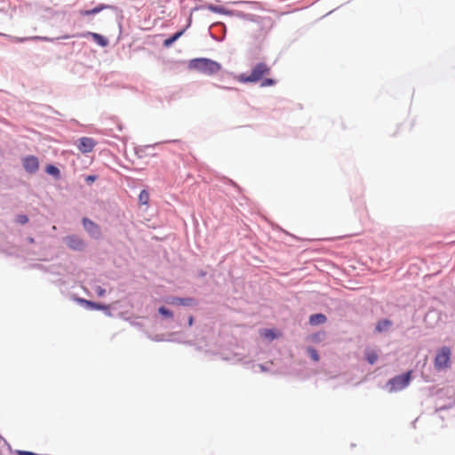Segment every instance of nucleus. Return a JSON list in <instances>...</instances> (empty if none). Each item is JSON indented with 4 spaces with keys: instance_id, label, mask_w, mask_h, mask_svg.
Returning <instances> with one entry per match:
<instances>
[{
    "instance_id": "f257e3e1",
    "label": "nucleus",
    "mask_w": 455,
    "mask_h": 455,
    "mask_svg": "<svg viewBox=\"0 0 455 455\" xmlns=\"http://www.w3.org/2000/svg\"><path fill=\"white\" fill-rule=\"evenodd\" d=\"M188 68L212 76L221 69V65L219 62L207 58H197L193 59L188 62Z\"/></svg>"
},
{
    "instance_id": "f03ea898",
    "label": "nucleus",
    "mask_w": 455,
    "mask_h": 455,
    "mask_svg": "<svg viewBox=\"0 0 455 455\" xmlns=\"http://www.w3.org/2000/svg\"><path fill=\"white\" fill-rule=\"evenodd\" d=\"M271 68L265 62L257 63L251 71V74L240 75L237 80L241 83H257L263 78V76L270 74Z\"/></svg>"
},
{
    "instance_id": "7ed1b4c3",
    "label": "nucleus",
    "mask_w": 455,
    "mask_h": 455,
    "mask_svg": "<svg viewBox=\"0 0 455 455\" xmlns=\"http://www.w3.org/2000/svg\"><path fill=\"white\" fill-rule=\"evenodd\" d=\"M412 371H409L404 374L395 376L388 380L387 387L390 393L397 392L407 387L411 379Z\"/></svg>"
},
{
    "instance_id": "20e7f679",
    "label": "nucleus",
    "mask_w": 455,
    "mask_h": 455,
    "mask_svg": "<svg viewBox=\"0 0 455 455\" xmlns=\"http://www.w3.org/2000/svg\"><path fill=\"white\" fill-rule=\"evenodd\" d=\"M451 351L448 347H441L435 357L434 365L437 371L445 370L451 367Z\"/></svg>"
},
{
    "instance_id": "39448f33",
    "label": "nucleus",
    "mask_w": 455,
    "mask_h": 455,
    "mask_svg": "<svg viewBox=\"0 0 455 455\" xmlns=\"http://www.w3.org/2000/svg\"><path fill=\"white\" fill-rule=\"evenodd\" d=\"M96 143L93 139L88 137H83L79 140L77 148L82 153L92 152Z\"/></svg>"
},
{
    "instance_id": "423d86ee",
    "label": "nucleus",
    "mask_w": 455,
    "mask_h": 455,
    "mask_svg": "<svg viewBox=\"0 0 455 455\" xmlns=\"http://www.w3.org/2000/svg\"><path fill=\"white\" fill-rule=\"evenodd\" d=\"M23 167L29 173H35L39 168L38 159L34 156L23 159Z\"/></svg>"
},
{
    "instance_id": "0eeeda50",
    "label": "nucleus",
    "mask_w": 455,
    "mask_h": 455,
    "mask_svg": "<svg viewBox=\"0 0 455 455\" xmlns=\"http://www.w3.org/2000/svg\"><path fill=\"white\" fill-rule=\"evenodd\" d=\"M67 245L74 251H82L84 243L81 238L76 235H69L65 238Z\"/></svg>"
},
{
    "instance_id": "6e6552de",
    "label": "nucleus",
    "mask_w": 455,
    "mask_h": 455,
    "mask_svg": "<svg viewBox=\"0 0 455 455\" xmlns=\"http://www.w3.org/2000/svg\"><path fill=\"white\" fill-rule=\"evenodd\" d=\"M83 224L85 230L90 233L94 237H99L100 235V228L93 221L84 218L83 220Z\"/></svg>"
},
{
    "instance_id": "1a4fd4ad",
    "label": "nucleus",
    "mask_w": 455,
    "mask_h": 455,
    "mask_svg": "<svg viewBox=\"0 0 455 455\" xmlns=\"http://www.w3.org/2000/svg\"><path fill=\"white\" fill-rule=\"evenodd\" d=\"M169 303L172 305L191 306L193 305L194 300L191 298L173 297L170 299Z\"/></svg>"
},
{
    "instance_id": "9d476101",
    "label": "nucleus",
    "mask_w": 455,
    "mask_h": 455,
    "mask_svg": "<svg viewBox=\"0 0 455 455\" xmlns=\"http://www.w3.org/2000/svg\"><path fill=\"white\" fill-rule=\"evenodd\" d=\"M78 301L86 306L87 307L91 308V309H96V310H103V309H106L107 307L104 306V305H100V304H98L96 302H92L91 300H87V299H79Z\"/></svg>"
},
{
    "instance_id": "9b49d317",
    "label": "nucleus",
    "mask_w": 455,
    "mask_h": 455,
    "mask_svg": "<svg viewBox=\"0 0 455 455\" xmlns=\"http://www.w3.org/2000/svg\"><path fill=\"white\" fill-rule=\"evenodd\" d=\"M106 8H108L107 5L99 4L98 6L94 7L93 9H91V10H81V11H79V14L82 16L97 14V13L100 12L101 11L105 10Z\"/></svg>"
},
{
    "instance_id": "f8f14e48",
    "label": "nucleus",
    "mask_w": 455,
    "mask_h": 455,
    "mask_svg": "<svg viewBox=\"0 0 455 455\" xmlns=\"http://www.w3.org/2000/svg\"><path fill=\"white\" fill-rule=\"evenodd\" d=\"M106 8H108L107 5L99 4L98 6L94 7L93 9H91V10H81V11H79V14L82 16L97 14V13L100 12L101 11L105 10Z\"/></svg>"
},
{
    "instance_id": "ddd939ff",
    "label": "nucleus",
    "mask_w": 455,
    "mask_h": 455,
    "mask_svg": "<svg viewBox=\"0 0 455 455\" xmlns=\"http://www.w3.org/2000/svg\"><path fill=\"white\" fill-rule=\"evenodd\" d=\"M327 318L323 314H315L309 317V323L311 325L323 324L326 322Z\"/></svg>"
},
{
    "instance_id": "4468645a",
    "label": "nucleus",
    "mask_w": 455,
    "mask_h": 455,
    "mask_svg": "<svg viewBox=\"0 0 455 455\" xmlns=\"http://www.w3.org/2000/svg\"><path fill=\"white\" fill-rule=\"evenodd\" d=\"M89 35L93 38V40L100 44V46H107L108 44V41L107 38H105L103 36L97 34V33H89Z\"/></svg>"
},
{
    "instance_id": "2eb2a0df",
    "label": "nucleus",
    "mask_w": 455,
    "mask_h": 455,
    "mask_svg": "<svg viewBox=\"0 0 455 455\" xmlns=\"http://www.w3.org/2000/svg\"><path fill=\"white\" fill-rule=\"evenodd\" d=\"M391 324H392L391 321H389L387 319H383L381 321H379L376 325V331L378 332H382L384 331H387L391 326Z\"/></svg>"
},
{
    "instance_id": "dca6fc26",
    "label": "nucleus",
    "mask_w": 455,
    "mask_h": 455,
    "mask_svg": "<svg viewBox=\"0 0 455 455\" xmlns=\"http://www.w3.org/2000/svg\"><path fill=\"white\" fill-rule=\"evenodd\" d=\"M184 33V30H180L177 33H175L173 36H172L170 38H167L164 42V45L165 47H170L176 40H178Z\"/></svg>"
},
{
    "instance_id": "f3484780",
    "label": "nucleus",
    "mask_w": 455,
    "mask_h": 455,
    "mask_svg": "<svg viewBox=\"0 0 455 455\" xmlns=\"http://www.w3.org/2000/svg\"><path fill=\"white\" fill-rule=\"evenodd\" d=\"M378 357V354L374 350L368 349L366 351V359L370 364H374Z\"/></svg>"
},
{
    "instance_id": "a211bd4d",
    "label": "nucleus",
    "mask_w": 455,
    "mask_h": 455,
    "mask_svg": "<svg viewBox=\"0 0 455 455\" xmlns=\"http://www.w3.org/2000/svg\"><path fill=\"white\" fill-rule=\"evenodd\" d=\"M149 201V194L146 190H142L139 195V202L141 204H148Z\"/></svg>"
},
{
    "instance_id": "6ab92c4d",
    "label": "nucleus",
    "mask_w": 455,
    "mask_h": 455,
    "mask_svg": "<svg viewBox=\"0 0 455 455\" xmlns=\"http://www.w3.org/2000/svg\"><path fill=\"white\" fill-rule=\"evenodd\" d=\"M260 336L270 339H274L275 338V334L274 333V331L269 329H264L260 331Z\"/></svg>"
},
{
    "instance_id": "aec40b11",
    "label": "nucleus",
    "mask_w": 455,
    "mask_h": 455,
    "mask_svg": "<svg viewBox=\"0 0 455 455\" xmlns=\"http://www.w3.org/2000/svg\"><path fill=\"white\" fill-rule=\"evenodd\" d=\"M46 172L48 174H51V175H53V176H59L60 175V171L57 167H55L54 165H47L46 166Z\"/></svg>"
},
{
    "instance_id": "412c9836",
    "label": "nucleus",
    "mask_w": 455,
    "mask_h": 455,
    "mask_svg": "<svg viewBox=\"0 0 455 455\" xmlns=\"http://www.w3.org/2000/svg\"><path fill=\"white\" fill-rule=\"evenodd\" d=\"M158 312H159L162 315H164V316H165V317H169V318H172V313L169 309L165 308L164 307H159Z\"/></svg>"
},
{
    "instance_id": "4be33fe9",
    "label": "nucleus",
    "mask_w": 455,
    "mask_h": 455,
    "mask_svg": "<svg viewBox=\"0 0 455 455\" xmlns=\"http://www.w3.org/2000/svg\"><path fill=\"white\" fill-rule=\"evenodd\" d=\"M28 218L27 215H24V214H20L16 218V222L20 225H24V224L28 223Z\"/></svg>"
},
{
    "instance_id": "5701e85b",
    "label": "nucleus",
    "mask_w": 455,
    "mask_h": 455,
    "mask_svg": "<svg viewBox=\"0 0 455 455\" xmlns=\"http://www.w3.org/2000/svg\"><path fill=\"white\" fill-rule=\"evenodd\" d=\"M307 351H308V354H309L310 357H311L314 361L317 362V361L319 360L318 353H317V351H316L315 348L309 347V348L307 349Z\"/></svg>"
},
{
    "instance_id": "b1692460",
    "label": "nucleus",
    "mask_w": 455,
    "mask_h": 455,
    "mask_svg": "<svg viewBox=\"0 0 455 455\" xmlns=\"http://www.w3.org/2000/svg\"><path fill=\"white\" fill-rule=\"evenodd\" d=\"M274 84H275V80L272 78H266L261 82L262 87L273 86Z\"/></svg>"
},
{
    "instance_id": "393cba45",
    "label": "nucleus",
    "mask_w": 455,
    "mask_h": 455,
    "mask_svg": "<svg viewBox=\"0 0 455 455\" xmlns=\"http://www.w3.org/2000/svg\"><path fill=\"white\" fill-rule=\"evenodd\" d=\"M105 292H106V291H105V289H103L102 287L98 286V287L96 288V293H97V295H98V296L102 297V296H104V295H105Z\"/></svg>"
},
{
    "instance_id": "a878e982",
    "label": "nucleus",
    "mask_w": 455,
    "mask_h": 455,
    "mask_svg": "<svg viewBox=\"0 0 455 455\" xmlns=\"http://www.w3.org/2000/svg\"><path fill=\"white\" fill-rule=\"evenodd\" d=\"M16 455H36V454L30 452V451H18Z\"/></svg>"
},
{
    "instance_id": "bb28decb",
    "label": "nucleus",
    "mask_w": 455,
    "mask_h": 455,
    "mask_svg": "<svg viewBox=\"0 0 455 455\" xmlns=\"http://www.w3.org/2000/svg\"><path fill=\"white\" fill-rule=\"evenodd\" d=\"M209 9H210L211 11L215 12H220V8L215 7V6H212V5H210V6H209Z\"/></svg>"
},
{
    "instance_id": "cd10ccee",
    "label": "nucleus",
    "mask_w": 455,
    "mask_h": 455,
    "mask_svg": "<svg viewBox=\"0 0 455 455\" xmlns=\"http://www.w3.org/2000/svg\"><path fill=\"white\" fill-rule=\"evenodd\" d=\"M193 323H194V317L193 316H189V318H188V325L192 326Z\"/></svg>"
},
{
    "instance_id": "c85d7f7f",
    "label": "nucleus",
    "mask_w": 455,
    "mask_h": 455,
    "mask_svg": "<svg viewBox=\"0 0 455 455\" xmlns=\"http://www.w3.org/2000/svg\"><path fill=\"white\" fill-rule=\"evenodd\" d=\"M88 180H94V178L90 176V177H88Z\"/></svg>"
},
{
    "instance_id": "c756f323",
    "label": "nucleus",
    "mask_w": 455,
    "mask_h": 455,
    "mask_svg": "<svg viewBox=\"0 0 455 455\" xmlns=\"http://www.w3.org/2000/svg\"><path fill=\"white\" fill-rule=\"evenodd\" d=\"M29 242L30 243H34V239L33 238H29Z\"/></svg>"
}]
</instances>
